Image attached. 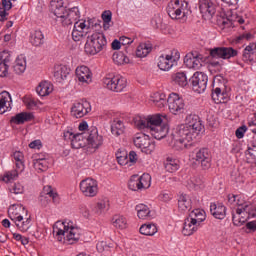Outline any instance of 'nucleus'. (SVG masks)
Wrapping results in <instances>:
<instances>
[{
    "instance_id": "f257e3e1",
    "label": "nucleus",
    "mask_w": 256,
    "mask_h": 256,
    "mask_svg": "<svg viewBox=\"0 0 256 256\" xmlns=\"http://www.w3.org/2000/svg\"><path fill=\"white\" fill-rule=\"evenodd\" d=\"M51 11L56 17V21L61 23L64 27L73 25L72 39L74 41H81L88 33L92 31L90 20L80 19L81 11L79 7H71L68 9L64 5V1L53 0L50 3Z\"/></svg>"
},
{
    "instance_id": "f03ea898",
    "label": "nucleus",
    "mask_w": 256,
    "mask_h": 256,
    "mask_svg": "<svg viewBox=\"0 0 256 256\" xmlns=\"http://www.w3.org/2000/svg\"><path fill=\"white\" fill-rule=\"evenodd\" d=\"M204 126L197 114H188L185 124H181L170 136L169 144L174 150H186L191 146L192 140L200 134Z\"/></svg>"
},
{
    "instance_id": "7ed1b4c3",
    "label": "nucleus",
    "mask_w": 256,
    "mask_h": 256,
    "mask_svg": "<svg viewBox=\"0 0 256 256\" xmlns=\"http://www.w3.org/2000/svg\"><path fill=\"white\" fill-rule=\"evenodd\" d=\"M81 229L71 219L56 221L53 225V235L57 241L72 245L77 243L81 236Z\"/></svg>"
},
{
    "instance_id": "20e7f679",
    "label": "nucleus",
    "mask_w": 256,
    "mask_h": 256,
    "mask_svg": "<svg viewBox=\"0 0 256 256\" xmlns=\"http://www.w3.org/2000/svg\"><path fill=\"white\" fill-rule=\"evenodd\" d=\"M228 203L236 206V214H232V219L236 227H241L255 215L256 205H253L249 201H245L239 195H228Z\"/></svg>"
},
{
    "instance_id": "39448f33",
    "label": "nucleus",
    "mask_w": 256,
    "mask_h": 256,
    "mask_svg": "<svg viewBox=\"0 0 256 256\" xmlns=\"http://www.w3.org/2000/svg\"><path fill=\"white\" fill-rule=\"evenodd\" d=\"M80 132H75L73 128H66L63 132L65 140H69L73 148H82L88 146L87 133L89 128L88 122H80L78 125Z\"/></svg>"
},
{
    "instance_id": "423d86ee",
    "label": "nucleus",
    "mask_w": 256,
    "mask_h": 256,
    "mask_svg": "<svg viewBox=\"0 0 256 256\" xmlns=\"http://www.w3.org/2000/svg\"><path fill=\"white\" fill-rule=\"evenodd\" d=\"M207 215L204 209H194L191 211L184 220L182 233L183 235H193L202 227L203 221H205Z\"/></svg>"
},
{
    "instance_id": "0eeeda50",
    "label": "nucleus",
    "mask_w": 256,
    "mask_h": 256,
    "mask_svg": "<svg viewBox=\"0 0 256 256\" xmlns=\"http://www.w3.org/2000/svg\"><path fill=\"white\" fill-rule=\"evenodd\" d=\"M107 45V39L104 33L95 32L89 35L85 43V51L89 55H96Z\"/></svg>"
},
{
    "instance_id": "6e6552de",
    "label": "nucleus",
    "mask_w": 256,
    "mask_h": 256,
    "mask_svg": "<svg viewBox=\"0 0 256 256\" xmlns=\"http://www.w3.org/2000/svg\"><path fill=\"white\" fill-rule=\"evenodd\" d=\"M167 12L172 19H187L191 9L187 1L175 0L168 3Z\"/></svg>"
},
{
    "instance_id": "1a4fd4ad",
    "label": "nucleus",
    "mask_w": 256,
    "mask_h": 256,
    "mask_svg": "<svg viewBox=\"0 0 256 256\" xmlns=\"http://www.w3.org/2000/svg\"><path fill=\"white\" fill-rule=\"evenodd\" d=\"M180 57L181 53L179 49H171L168 53L159 55L157 65L163 72H169L172 67L178 65Z\"/></svg>"
},
{
    "instance_id": "9d476101",
    "label": "nucleus",
    "mask_w": 256,
    "mask_h": 256,
    "mask_svg": "<svg viewBox=\"0 0 256 256\" xmlns=\"http://www.w3.org/2000/svg\"><path fill=\"white\" fill-rule=\"evenodd\" d=\"M133 143L146 154H152L156 148V142H154L149 134H145L144 132H137L133 138Z\"/></svg>"
},
{
    "instance_id": "9b49d317",
    "label": "nucleus",
    "mask_w": 256,
    "mask_h": 256,
    "mask_svg": "<svg viewBox=\"0 0 256 256\" xmlns=\"http://www.w3.org/2000/svg\"><path fill=\"white\" fill-rule=\"evenodd\" d=\"M151 185L152 177L148 172H144L141 177L133 175L128 183V187L131 191H146L147 189H150Z\"/></svg>"
},
{
    "instance_id": "f8f14e48",
    "label": "nucleus",
    "mask_w": 256,
    "mask_h": 256,
    "mask_svg": "<svg viewBox=\"0 0 256 256\" xmlns=\"http://www.w3.org/2000/svg\"><path fill=\"white\" fill-rule=\"evenodd\" d=\"M103 86L112 92H124L127 88V78L123 76H106L103 78Z\"/></svg>"
},
{
    "instance_id": "ddd939ff",
    "label": "nucleus",
    "mask_w": 256,
    "mask_h": 256,
    "mask_svg": "<svg viewBox=\"0 0 256 256\" xmlns=\"http://www.w3.org/2000/svg\"><path fill=\"white\" fill-rule=\"evenodd\" d=\"M168 108L172 114H183L186 110V104L184 98L179 94L172 93L167 98Z\"/></svg>"
},
{
    "instance_id": "4468645a",
    "label": "nucleus",
    "mask_w": 256,
    "mask_h": 256,
    "mask_svg": "<svg viewBox=\"0 0 256 256\" xmlns=\"http://www.w3.org/2000/svg\"><path fill=\"white\" fill-rule=\"evenodd\" d=\"M79 189L84 197H97L99 193L98 181L91 177L84 179L80 182Z\"/></svg>"
},
{
    "instance_id": "2eb2a0df",
    "label": "nucleus",
    "mask_w": 256,
    "mask_h": 256,
    "mask_svg": "<svg viewBox=\"0 0 256 256\" xmlns=\"http://www.w3.org/2000/svg\"><path fill=\"white\" fill-rule=\"evenodd\" d=\"M192 160L198 164H201L202 169L207 171L212 165V154L208 148H200L192 156Z\"/></svg>"
},
{
    "instance_id": "dca6fc26",
    "label": "nucleus",
    "mask_w": 256,
    "mask_h": 256,
    "mask_svg": "<svg viewBox=\"0 0 256 256\" xmlns=\"http://www.w3.org/2000/svg\"><path fill=\"white\" fill-rule=\"evenodd\" d=\"M194 92L202 94L207 90L208 86V76L203 72H195L190 80Z\"/></svg>"
},
{
    "instance_id": "f3484780",
    "label": "nucleus",
    "mask_w": 256,
    "mask_h": 256,
    "mask_svg": "<svg viewBox=\"0 0 256 256\" xmlns=\"http://www.w3.org/2000/svg\"><path fill=\"white\" fill-rule=\"evenodd\" d=\"M86 136L88 148H93L94 150H97L98 148H100V146L103 145L104 137L102 136V134H99V130L96 126L89 128Z\"/></svg>"
},
{
    "instance_id": "a211bd4d",
    "label": "nucleus",
    "mask_w": 256,
    "mask_h": 256,
    "mask_svg": "<svg viewBox=\"0 0 256 256\" xmlns=\"http://www.w3.org/2000/svg\"><path fill=\"white\" fill-rule=\"evenodd\" d=\"M92 106L87 100L81 102H74L71 107V116L74 118H84L89 112H91Z\"/></svg>"
},
{
    "instance_id": "6ab92c4d",
    "label": "nucleus",
    "mask_w": 256,
    "mask_h": 256,
    "mask_svg": "<svg viewBox=\"0 0 256 256\" xmlns=\"http://www.w3.org/2000/svg\"><path fill=\"white\" fill-rule=\"evenodd\" d=\"M218 3L214 0H200L199 10L204 19H211L217 11Z\"/></svg>"
},
{
    "instance_id": "aec40b11",
    "label": "nucleus",
    "mask_w": 256,
    "mask_h": 256,
    "mask_svg": "<svg viewBox=\"0 0 256 256\" xmlns=\"http://www.w3.org/2000/svg\"><path fill=\"white\" fill-rule=\"evenodd\" d=\"M76 80L82 86H88L93 82V74L88 66H77L75 69Z\"/></svg>"
},
{
    "instance_id": "412c9836",
    "label": "nucleus",
    "mask_w": 256,
    "mask_h": 256,
    "mask_svg": "<svg viewBox=\"0 0 256 256\" xmlns=\"http://www.w3.org/2000/svg\"><path fill=\"white\" fill-rule=\"evenodd\" d=\"M210 54L212 57H222L223 59H229L237 55V50L233 47H214L211 49Z\"/></svg>"
},
{
    "instance_id": "4be33fe9",
    "label": "nucleus",
    "mask_w": 256,
    "mask_h": 256,
    "mask_svg": "<svg viewBox=\"0 0 256 256\" xmlns=\"http://www.w3.org/2000/svg\"><path fill=\"white\" fill-rule=\"evenodd\" d=\"M32 225V219L31 216L28 215V210L24 205H21V211H20V222H19V231H22V233H26Z\"/></svg>"
},
{
    "instance_id": "5701e85b",
    "label": "nucleus",
    "mask_w": 256,
    "mask_h": 256,
    "mask_svg": "<svg viewBox=\"0 0 256 256\" xmlns=\"http://www.w3.org/2000/svg\"><path fill=\"white\" fill-rule=\"evenodd\" d=\"M166 120H168L167 114L158 113L148 115V128L153 137H155L154 130L157 128L159 122H165Z\"/></svg>"
},
{
    "instance_id": "b1692460",
    "label": "nucleus",
    "mask_w": 256,
    "mask_h": 256,
    "mask_svg": "<svg viewBox=\"0 0 256 256\" xmlns=\"http://www.w3.org/2000/svg\"><path fill=\"white\" fill-rule=\"evenodd\" d=\"M21 203H14L13 205H10L8 207L7 213L8 217L14 221V224L16 225V228L19 230V224L21 219Z\"/></svg>"
},
{
    "instance_id": "393cba45",
    "label": "nucleus",
    "mask_w": 256,
    "mask_h": 256,
    "mask_svg": "<svg viewBox=\"0 0 256 256\" xmlns=\"http://www.w3.org/2000/svg\"><path fill=\"white\" fill-rule=\"evenodd\" d=\"M11 61L10 51L4 50L0 51V77L5 78L9 72L8 63Z\"/></svg>"
},
{
    "instance_id": "a878e982",
    "label": "nucleus",
    "mask_w": 256,
    "mask_h": 256,
    "mask_svg": "<svg viewBox=\"0 0 256 256\" xmlns=\"http://www.w3.org/2000/svg\"><path fill=\"white\" fill-rule=\"evenodd\" d=\"M184 64L189 69H200L202 67L201 57H199L198 53H187L184 57Z\"/></svg>"
},
{
    "instance_id": "bb28decb",
    "label": "nucleus",
    "mask_w": 256,
    "mask_h": 256,
    "mask_svg": "<svg viewBox=\"0 0 256 256\" xmlns=\"http://www.w3.org/2000/svg\"><path fill=\"white\" fill-rule=\"evenodd\" d=\"M12 158L14 162L16 163V167L14 168V171L17 173V178H19V175L23 173L25 168V156L24 153L21 150H15L12 154Z\"/></svg>"
},
{
    "instance_id": "cd10ccee",
    "label": "nucleus",
    "mask_w": 256,
    "mask_h": 256,
    "mask_svg": "<svg viewBox=\"0 0 256 256\" xmlns=\"http://www.w3.org/2000/svg\"><path fill=\"white\" fill-rule=\"evenodd\" d=\"M12 110V96L9 92L0 93V114H5Z\"/></svg>"
},
{
    "instance_id": "c85d7f7f",
    "label": "nucleus",
    "mask_w": 256,
    "mask_h": 256,
    "mask_svg": "<svg viewBox=\"0 0 256 256\" xmlns=\"http://www.w3.org/2000/svg\"><path fill=\"white\" fill-rule=\"evenodd\" d=\"M210 211L216 219H225L227 215V207L223 203H211Z\"/></svg>"
},
{
    "instance_id": "c756f323",
    "label": "nucleus",
    "mask_w": 256,
    "mask_h": 256,
    "mask_svg": "<svg viewBox=\"0 0 256 256\" xmlns=\"http://www.w3.org/2000/svg\"><path fill=\"white\" fill-rule=\"evenodd\" d=\"M69 68L67 66H63V64H59V66H54V78L56 82H64L67 80L70 74Z\"/></svg>"
},
{
    "instance_id": "7c9ffc66",
    "label": "nucleus",
    "mask_w": 256,
    "mask_h": 256,
    "mask_svg": "<svg viewBox=\"0 0 256 256\" xmlns=\"http://www.w3.org/2000/svg\"><path fill=\"white\" fill-rule=\"evenodd\" d=\"M178 209L181 213H188L192 209V199L189 195H180L178 198Z\"/></svg>"
},
{
    "instance_id": "2f4dec72",
    "label": "nucleus",
    "mask_w": 256,
    "mask_h": 256,
    "mask_svg": "<svg viewBox=\"0 0 256 256\" xmlns=\"http://www.w3.org/2000/svg\"><path fill=\"white\" fill-rule=\"evenodd\" d=\"M111 133L113 136H121L125 132V122L121 118H113L110 122Z\"/></svg>"
},
{
    "instance_id": "473e14b6",
    "label": "nucleus",
    "mask_w": 256,
    "mask_h": 256,
    "mask_svg": "<svg viewBox=\"0 0 256 256\" xmlns=\"http://www.w3.org/2000/svg\"><path fill=\"white\" fill-rule=\"evenodd\" d=\"M167 101L168 98L163 92H154V94L150 96V102L157 108H165Z\"/></svg>"
},
{
    "instance_id": "72a5a7b5",
    "label": "nucleus",
    "mask_w": 256,
    "mask_h": 256,
    "mask_svg": "<svg viewBox=\"0 0 256 256\" xmlns=\"http://www.w3.org/2000/svg\"><path fill=\"white\" fill-rule=\"evenodd\" d=\"M34 114L33 112H20L15 116H12L11 123L12 124H24V122H29L33 120Z\"/></svg>"
},
{
    "instance_id": "f704fd0d",
    "label": "nucleus",
    "mask_w": 256,
    "mask_h": 256,
    "mask_svg": "<svg viewBox=\"0 0 256 256\" xmlns=\"http://www.w3.org/2000/svg\"><path fill=\"white\" fill-rule=\"evenodd\" d=\"M154 138L157 140H162L166 138L167 134H169V126L164 124V122H158L156 125V129L153 130Z\"/></svg>"
},
{
    "instance_id": "c9c22d12",
    "label": "nucleus",
    "mask_w": 256,
    "mask_h": 256,
    "mask_svg": "<svg viewBox=\"0 0 256 256\" xmlns=\"http://www.w3.org/2000/svg\"><path fill=\"white\" fill-rule=\"evenodd\" d=\"M135 209L137 211V215H138L139 219H152L153 218L151 209H150V207H148V205H145L144 203H139L138 205H136Z\"/></svg>"
},
{
    "instance_id": "e433bc0d",
    "label": "nucleus",
    "mask_w": 256,
    "mask_h": 256,
    "mask_svg": "<svg viewBox=\"0 0 256 256\" xmlns=\"http://www.w3.org/2000/svg\"><path fill=\"white\" fill-rule=\"evenodd\" d=\"M212 100L215 104H224L228 100V94L225 90H221V88H214L212 91Z\"/></svg>"
},
{
    "instance_id": "4c0bfd02",
    "label": "nucleus",
    "mask_w": 256,
    "mask_h": 256,
    "mask_svg": "<svg viewBox=\"0 0 256 256\" xmlns=\"http://www.w3.org/2000/svg\"><path fill=\"white\" fill-rule=\"evenodd\" d=\"M164 166L168 173H175V171H179L180 169V162L177 158L168 156L164 162Z\"/></svg>"
},
{
    "instance_id": "58836bf2",
    "label": "nucleus",
    "mask_w": 256,
    "mask_h": 256,
    "mask_svg": "<svg viewBox=\"0 0 256 256\" xmlns=\"http://www.w3.org/2000/svg\"><path fill=\"white\" fill-rule=\"evenodd\" d=\"M54 90L53 84L51 82H40L36 88L38 96H49Z\"/></svg>"
},
{
    "instance_id": "ea45409f",
    "label": "nucleus",
    "mask_w": 256,
    "mask_h": 256,
    "mask_svg": "<svg viewBox=\"0 0 256 256\" xmlns=\"http://www.w3.org/2000/svg\"><path fill=\"white\" fill-rule=\"evenodd\" d=\"M244 61H256V43L246 45L243 51Z\"/></svg>"
},
{
    "instance_id": "a19ab883",
    "label": "nucleus",
    "mask_w": 256,
    "mask_h": 256,
    "mask_svg": "<svg viewBox=\"0 0 256 256\" xmlns=\"http://www.w3.org/2000/svg\"><path fill=\"white\" fill-rule=\"evenodd\" d=\"M110 209V201L109 199H102L96 203V206L93 209L95 215H103Z\"/></svg>"
},
{
    "instance_id": "79ce46f5",
    "label": "nucleus",
    "mask_w": 256,
    "mask_h": 256,
    "mask_svg": "<svg viewBox=\"0 0 256 256\" xmlns=\"http://www.w3.org/2000/svg\"><path fill=\"white\" fill-rule=\"evenodd\" d=\"M26 67H27V62H26L25 55L23 54L18 55L14 65V72L16 74H24Z\"/></svg>"
},
{
    "instance_id": "37998d69",
    "label": "nucleus",
    "mask_w": 256,
    "mask_h": 256,
    "mask_svg": "<svg viewBox=\"0 0 256 256\" xmlns=\"http://www.w3.org/2000/svg\"><path fill=\"white\" fill-rule=\"evenodd\" d=\"M153 47L151 43H140L136 48L137 57H147L151 53Z\"/></svg>"
},
{
    "instance_id": "c03bdc74",
    "label": "nucleus",
    "mask_w": 256,
    "mask_h": 256,
    "mask_svg": "<svg viewBox=\"0 0 256 256\" xmlns=\"http://www.w3.org/2000/svg\"><path fill=\"white\" fill-rule=\"evenodd\" d=\"M34 169L38 173H43V171H47L49 169V162L46 158H37L33 161Z\"/></svg>"
},
{
    "instance_id": "a18cd8bd",
    "label": "nucleus",
    "mask_w": 256,
    "mask_h": 256,
    "mask_svg": "<svg viewBox=\"0 0 256 256\" xmlns=\"http://www.w3.org/2000/svg\"><path fill=\"white\" fill-rule=\"evenodd\" d=\"M112 59L117 65H124V63H130V58L128 57V55L123 53V51H115V53H113L112 55Z\"/></svg>"
},
{
    "instance_id": "49530a36",
    "label": "nucleus",
    "mask_w": 256,
    "mask_h": 256,
    "mask_svg": "<svg viewBox=\"0 0 256 256\" xmlns=\"http://www.w3.org/2000/svg\"><path fill=\"white\" fill-rule=\"evenodd\" d=\"M158 232V227L155 223H145L140 227L142 235H155Z\"/></svg>"
},
{
    "instance_id": "de8ad7c7",
    "label": "nucleus",
    "mask_w": 256,
    "mask_h": 256,
    "mask_svg": "<svg viewBox=\"0 0 256 256\" xmlns=\"http://www.w3.org/2000/svg\"><path fill=\"white\" fill-rule=\"evenodd\" d=\"M44 39H45L44 33L39 29L31 33L30 41L32 45H36V46L42 45L44 43Z\"/></svg>"
},
{
    "instance_id": "09e8293b",
    "label": "nucleus",
    "mask_w": 256,
    "mask_h": 256,
    "mask_svg": "<svg viewBox=\"0 0 256 256\" xmlns=\"http://www.w3.org/2000/svg\"><path fill=\"white\" fill-rule=\"evenodd\" d=\"M18 179V172L15 170H6L3 175L0 176V181H3L4 183H12V181H15Z\"/></svg>"
},
{
    "instance_id": "8fccbe9b",
    "label": "nucleus",
    "mask_w": 256,
    "mask_h": 256,
    "mask_svg": "<svg viewBox=\"0 0 256 256\" xmlns=\"http://www.w3.org/2000/svg\"><path fill=\"white\" fill-rule=\"evenodd\" d=\"M173 81L175 84H178V86H181L182 88L188 86V78L186 72H177L174 74Z\"/></svg>"
},
{
    "instance_id": "3c124183",
    "label": "nucleus",
    "mask_w": 256,
    "mask_h": 256,
    "mask_svg": "<svg viewBox=\"0 0 256 256\" xmlns=\"http://www.w3.org/2000/svg\"><path fill=\"white\" fill-rule=\"evenodd\" d=\"M134 124L139 130L149 128V116H135Z\"/></svg>"
},
{
    "instance_id": "603ef678",
    "label": "nucleus",
    "mask_w": 256,
    "mask_h": 256,
    "mask_svg": "<svg viewBox=\"0 0 256 256\" xmlns=\"http://www.w3.org/2000/svg\"><path fill=\"white\" fill-rule=\"evenodd\" d=\"M112 225L117 229H126L127 218L123 215H114V217L112 218Z\"/></svg>"
},
{
    "instance_id": "864d4df0",
    "label": "nucleus",
    "mask_w": 256,
    "mask_h": 256,
    "mask_svg": "<svg viewBox=\"0 0 256 256\" xmlns=\"http://www.w3.org/2000/svg\"><path fill=\"white\" fill-rule=\"evenodd\" d=\"M116 159L122 167H128L129 156L127 150L116 152Z\"/></svg>"
},
{
    "instance_id": "5fc2aeb1",
    "label": "nucleus",
    "mask_w": 256,
    "mask_h": 256,
    "mask_svg": "<svg viewBox=\"0 0 256 256\" xmlns=\"http://www.w3.org/2000/svg\"><path fill=\"white\" fill-rule=\"evenodd\" d=\"M114 247V243H111L108 241H98V243L96 244V249L100 252V253H108V251H111Z\"/></svg>"
},
{
    "instance_id": "6e6d98bb",
    "label": "nucleus",
    "mask_w": 256,
    "mask_h": 256,
    "mask_svg": "<svg viewBox=\"0 0 256 256\" xmlns=\"http://www.w3.org/2000/svg\"><path fill=\"white\" fill-rule=\"evenodd\" d=\"M101 17H102L104 29H110V27L112 25V18H113L112 11H110V10L103 11Z\"/></svg>"
},
{
    "instance_id": "4d7b16f0",
    "label": "nucleus",
    "mask_w": 256,
    "mask_h": 256,
    "mask_svg": "<svg viewBox=\"0 0 256 256\" xmlns=\"http://www.w3.org/2000/svg\"><path fill=\"white\" fill-rule=\"evenodd\" d=\"M8 191L12 195H23V193L25 192V187L22 183H14L12 185H9Z\"/></svg>"
},
{
    "instance_id": "13d9d810",
    "label": "nucleus",
    "mask_w": 256,
    "mask_h": 256,
    "mask_svg": "<svg viewBox=\"0 0 256 256\" xmlns=\"http://www.w3.org/2000/svg\"><path fill=\"white\" fill-rule=\"evenodd\" d=\"M188 185L193 189H198L201 185H204V179L200 176L191 177L188 181Z\"/></svg>"
},
{
    "instance_id": "bf43d9fd",
    "label": "nucleus",
    "mask_w": 256,
    "mask_h": 256,
    "mask_svg": "<svg viewBox=\"0 0 256 256\" xmlns=\"http://www.w3.org/2000/svg\"><path fill=\"white\" fill-rule=\"evenodd\" d=\"M44 193H46V195L51 197L52 200L54 201V203H59L60 197H59L57 191H54V189H52V187H50V186L44 187Z\"/></svg>"
},
{
    "instance_id": "052dcab7",
    "label": "nucleus",
    "mask_w": 256,
    "mask_h": 256,
    "mask_svg": "<svg viewBox=\"0 0 256 256\" xmlns=\"http://www.w3.org/2000/svg\"><path fill=\"white\" fill-rule=\"evenodd\" d=\"M23 103L29 110H35L38 106V102L34 98L25 97L23 98Z\"/></svg>"
},
{
    "instance_id": "680f3d73",
    "label": "nucleus",
    "mask_w": 256,
    "mask_h": 256,
    "mask_svg": "<svg viewBox=\"0 0 256 256\" xmlns=\"http://www.w3.org/2000/svg\"><path fill=\"white\" fill-rule=\"evenodd\" d=\"M158 199H159V201H163L164 203H169V201H171V199H173V195L171 193H169V191H162L158 195Z\"/></svg>"
},
{
    "instance_id": "e2e57ef3",
    "label": "nucleus",
    "mask_w": 256,
    "mask_h": 256,
    "mask_svg": "<svg viewBox=\"0 0 256 256\" xmlns=\"http://www.w3.org/2000/svg\"><path fill=\"white\" fill-rule=\"evenodd\" d=\"M137 160H138L137 152H135V150H131L128 156V167H133V164H136Z\"/></svg>"
},
{
    "instance_id": "0e129e2a",
    "label": "nucleus",
    "mask_w": 256,
    "mask_h": 256,
    "mask_svg": "<svg viewBox=\"0 0 256 256\" xmlns=\"http://www.w3.org/2000/svg\"><path fill=\"white\" fill-rule=\"evenodd\" d=\"M152 26L155 27V28H159L161 27L162 23H163V19L162 17H160V15H155L153 18H152Z\"/></svg>"
},
{
    "instance_id": "69168bd1",
    "label": "nucleus",
    "mask_w": 256,
    "mask_h": 256,
    "mask_svg": "<svg viewBox=\"0 0 256 256\" xmlns=\"http://www.w3.org/2000/svg\"><path fill=\"white\" fill-rule=\"evenodd\" d=\"M78 211L83 217L87 219L90 217V211L86 205H80Z\"/></svg>"
},
{
    "instance_id": "338daca9",
    "label": "nucleus",
    "mask_w": 256,
    "mask_h": 256,
    "mask_svg": "<svg viewBox=\"0 0 256 256\" xmlns=\"http://www.w3.org/2000/svg\"><path fill=\"white\" fill-rule=\"evenodd\" d=\"M245 132H247V126H240L237 128L235 134L237 138H244Z\"/></svg>"
},
{
    "instance_id": "774afa93",
    "label": "nucleus",
    "mask_w": 256,
    "mask_h": 256,
    "mask_svg": "<svg viewBox=\"0 0 256 256\" xmlns=\"http://www.w3.org/2000/svg\"><path fill=\"white\" fill-rule=\"evenodd\" d=\"M248 158H252V160L256 162V146H252V148H248Z\"/></svg>"
}]
</instances>
